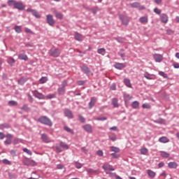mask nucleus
<instances>
[{"label":"nucleus","instance_id":"15","mask_svg":"<svg viewBox=\"0 0 179 179\" xmlns=\"http://www.w3.org/2000/svg\"><path fill=\"white\" fill-rule=\"evenodd\" d=\"M83 129L86 131V132H89V134H92L93 132V130L92 129V126L90 124H85L83 126Z\"/></svg>","mask_w":179,"mask_h":179},{"label":"nucleus","instance_id":"35","mask_svg":"<svg viewBox=\"0 0 179 179\" xmlns=\"http://www.w3.org/2000/svg\"><path fill=\"white\" fill-rule=\"evenodd\" d=\"M47 80H48V78L47 77H42L40 80L39 82L41 84L45 83V82H47Z\"/></svg>","mask_w":179,"mask_h":179},{"label":"nucleus","instance_id":"54","mask_svg":"<svg viewBox=\"0 0 179 179\" xmlns=\"http://www.w3.org/2000/svg\"><path fill=\"white\" fill-rule=\"evenodd\" d=\"M24 31L26 33H30L31 34H34L33 31H31V30H30V29L29 28H24Z\"/></svg>","mask_w":179,"mask_h":179},{"label":"nucleus","instance_id":"28","mask_svg":"<svg viewBox=\"0 0 179 179\" xmlns=\"http://www.w3.org/2000/svg\"><path fill=\"white\" fill-rule=\"evenodd\" d=\"M55 16L57 19H60V20L63 19L64 15H62V13H58L57 11H55Z\"/></svg>","mask_w":179,"mask_h":179},{"label":"nucleus","instance_id":"36","mask_svg":"<svg viewBox=\"0 0 179 179\" xmlns=\"http://www.w3.org/2000/svg\"><path fill=\"white\" fill-rule=\"evenodd\" d=\"M109 139L110 141H113V142L117 141V135L113 134V135L109 136Z\"/></svg>","mask_w":179,"mask_h":179},{"label":"nucleus","instance_id":"2","mask_svg":"<svg viewBox=\"0 0 179 179\" xmlns=\"http://www.w3.org/2000/svg\"><path fill=\"white\" fill-rule=\"evenodd\" d=\"M49 54L50 57L57 58V57H59V55H61V50H59V49L58 48L50 49L49 51Z\"/></svg>","mask_w":179,"mask_h":179},{"label":"nucleus","instance_id":"26","mask_svg":"<svg viewBox=\"0 0 179 179\" xmlns=\"http://www.w3.org/2000/svg\"><path fill=\"white\" fill-rule=\"evenodd\" d=\"M16 2H17L16 0H8L7 3H8V6H14V8H15V6L16 5Z\"/></svg>","mask_w":179,"mask_h":179},{"label":"nucleus","instance_id":"8","mask_svg":"<svg viewBox=\"0 0 179 179\" xmlns=\"http://www.w3.org/2000/svg\"><path fill=\"white\" fill-rule=\"evenodd\" d=\"M153 58L155 60V62H162L163 61V55L160 54L153 55Z\"/></svg>","mask_w":179,"mask_h":179},{"label":"nucleus","instance_id":"48","mask_svg":"<svg viewBox=\"0 0 179 179\" xmlns=\"http://www.w3.org/2000/svg\"><path fill=\"white\" fill-rule=\"evenodd\" d=\"M55 97V94H52L46 96L45 99H54Z\"/></svg>","mask_w":179,"mask_h":179},{"label":"nucleus","instance_id":"52","mask_svg":"<svg viewBox=\"0 0 179 179\" xmlns=\"http://www.w3.org/2000/svg\"><path fill=\"white\" fill-rule=\"evenodd\" d=\"M143 108H150V104L149 103H144L142 106Z\"/></svg>","mask_w":179,"mask_h":179},{"label":"nucleus","instance_id":"60","mask_svg":"<svg viewBox=\"0 0 179 179\" xmlns=\"http://www.w3.org/2000/svg\"><path fill=\"white\" fill-rule=\"evenodd\" d=\"M96 154L98 155V156H103V152L102 150H98Z\"/></svg>","mask_w":179,"mask_h":179},{"label":"nucleus","instance_id":"37","mask_svg":"<svg viewBox=\"0 0 179 179\" xmlns=\"http://www.w3.org/2000/svg\"><path fill=\"white\" fill-rule=\"evenodd\" d=\"M60 146H61L62 148H64V149H69V146L67 145L66 143H64V142H62V141L60 142Z\"/></svg>","mask_w":179,"mask_h":179},{"label":"nucleus","instance_id":"64","mask_svg":"<svg viewBox=\"0 0 179 179\" xmlns=\"http://www.w3.org/2000/svg\"><path fill=\"white\" fill-rule=\"evenodd\" d=\"M117 126H114L113 127H110L109 129L110 131H117Z\"/></svg>","mask_w":179,"mask_h":179},{"label":"nucleus","instance_id":"5","mask_svg":"<svg viewBox=\"0 0 179 179\" xmlns=\"http://www.w3.org/2000/svg\"><path fill=\"white\" fill-rule=\"evenodd\" d=\"M131 8H138V10H145L146 8L145 6L141 5V3L139 2H134L133 3L130 4Z\"/></svg>","mask_w":179,"mask_h":179},{"label":"nucleus","instance_id":"50","mask_svg":"<svg viewBox=\"0 0 179 179\" xmlns=\"http://www.w3.org/2000/svg\"><path fill=\"white\" fill-rule=\"evenodd\" d=\"M110 155L113 156V159H118L120 157V155L115 153H111Z\"/></svg>","mask_w":179,"mask_h":179},{"label":"nucleus","instance_id":"40","mask_svg":"<svg viewBox=\"0 0 179 179\" xmlns=\"http://www.w3.org/2000/svg\"><path fill=\"white\" fill-rule=\"evenodd\" d=\"M23 152H24V153H27V155H29V156H31L32 153L31 151H30V150L27 149V148H23Z\"/></svg>","mask_w":179,"mask_h":179},{"label":"nucleus","instance_id":"38","mask_svg":"<svg viewBox=\"0 0 179 179\" xmlns=\"http://www.w3.org/2000/svg\"><path fill=\"white\" fill-rule=\"evenodd\" d=\"M98 54H101V55H104V52H106V49L104 48H99L97 50Z\"/></svg>","mask_w":179,"mask_h":179},{"label":"nucleus","instance_id":"59","mask_svg":"<svg viewBox=\"0 0 179 179\" xmlns=\"http://www.w3.org/2000/svg\"><path fill=\"white\" fill-rule=\"evenodd\" d=\"M3 163H4V164H10V162L8 159H3Z\"/></svg>","mask_w":179,"mask_h":179},{"label":"nucleus","instance_id":"6","mask_svg":"<svg viewBox=\"0 0 179 179\" xmlns=\"http://www.w3.org/2000/svg\"><path fill=\"white\" fill-rule=\"evenodd\" d=\"M32 93L34 96L36 97V99H39L41 100L45 99V96L43 94L38 92L37 90L33 91Z\"/></svg>","mask_w":179,"mask_h":179},{"label":"nucleus","instance_id":"31","mask_svg":"<svg viewBox=\"0 0 179 179\" xmlns=\"http://www.w3.org/2000/svg\"><path fill=\"white\" fill-rule=\"evenodd\" d=\"M112 152H115V153H120V148L117 147L112 146L110 147Z\"/></svg>","mask_w":179,"mask_h":179},{"label":"nucleus","instance_id":"43","mask_svg":"<svg viewBox=\"0 0 179 179\" xmlns=\"http://www.w3.org/2000/svg\"><path fill=\"white\" fill-rule=\"evenodd\" d=\"M64 129L65 131H66V132H69V134H73V130L68 127H64Z\"/></svg>","mask_w":179,"mask_h":179},{"label":"nucleus","instance_id":"11","mask_svg":"<svg viewBox=\"0 0 179 179\" xmlns=\"http://www.w3.org/2000/svg\"><path fill=\"white\" fill-rule=\"evenodd\" d=\"M74 38L77 41H83V36L78 32H75Z\"/></svg>","mask_w":179,"mask_h":179},{"label":"nucleus","instance_id":"25","mask_svg":"<svg viewBox=\"0 0 179 179\" xmlns=\"http://www.w3.org/2000/svg\"><path fill=\"white\" fill-rule=\"evenodd\" d=\"M28 80H29V78H27V77H22V78L18 80V83H20V85H23V83H24V82H27Z\"/></svg>","mask_w":179,"mask_h":179},{"label":"nucleus","instance_id":"51","mask_svg":"<svg viewBox=\"0 0 179 179\" xmlns=\"http://www.w3.org/2000/svg\"><path fill=\"white\" fill-rule=\"evenodd\" d=\"M5 145H10L12 143V140L8 138L4 141Z\"/></svg>","mask_w":179,"mask_h":179},{"label":"nucleus","instance_id":"10","mask_svg":"<svg viewBox=\"0 0 179 179\" xmlns=\"http://www.w3.org/2000/svg\"><path fill=\"white\" fill-rule=\"evenodd\" d=\"M14 8L18 10H23L25 6L21 2H16Z\"/></svg>","mask_w":179,"mask_h":179},{"label":"nucleus","instance_id":"53","mask_svg":"<svg viewBox=\"0 0 179 179\" xmlns=\"http://www.w3.org/2000/svg\"><path fill=\"white\" fill-rule=\"evenodd\" d=\"M96 120L97 121H106V120H107V117H97Z\"/></svg>","mask_w":179,"mask_h":179},{"label":"nucleus","instance_id":"33","mask_svg":"<svg viewBox=\"0 0 179 179\" xmlns=\"http://www.w3.org/2000/svg\"><path fill=\"white\" fill-rule=\"evenodd\" d=\"M132 108H139V102H138L137 101H135L134 102H133Z\"/></svg>","mask_w":179,"mask_h":179},{"label":"nucleus","instance_id":"19","mask_svg":"<svg viewBox=\"0 0 179 179\" xmlns=\"http://www.w3.org/2000/svg\"><path fill=\"white\" fill-rule=\"evenodd\" d=\"M178 164H177V162H169L168 164V167L169 169H177Z\"/></svg>","mask_w":179,"mask_h":179},{"label":"nucleus","instance_id":"42","mask_svg":"<svg viewBox=\"0 0 179 179\" xmlns=\"http://www.w3.org/2000/svg\"><path fill=\"white\" fill-rule=\"evenodd\" d=\"M15 59H13V57H10L8 58V64L10 65H13V64H15Z\"/></svg>","mask_w":179,"mask_h":179},{"label":"nucleus","instance_id":"49","mask_svg":"<svg viewBox=\"0 0 179 179\" xmlns=\"http://www.w3.org/2000/svg\"><path fill=\"white\" fill-rule=\"evenodd\" d=\"M166 34L169 36H171V34H174V31L171 30V29H167L166 30Z\"/></svg>","mask_w":179,"mask_h":179},{"label":"nucleus","instance_id":"1","mask_svg":"<svg viewBox=\"0 0 179 179\" xmlns=\"http://www.w3.org/2000/svg\"><path fill=\"white\" fill-rule=\"evenodd\" d=\"M38 122L41 124H43L44 125H48V127H52V122L46 116H41L38 118Z\"/></svg>","mask_w":179,"mask_h":179},{"label":"nucleus","instance_id":"39","mask_svg":"<svg viewBox=\"0 0 179 179\" xmlns=\"http://www.w3.org/2000/svg\"><path fill=\"white\" fill-rule=\"evenodd\" d=\"M159 75H160V76H162V78H164L165 79H167L168 78L167 74L163 71H159Z\"/></svg>","mask_w":179,"mask_h":179},{"label":"nucleus","instance_id":"58","mask_svg":"<svg viewBox=\"0 0 179 179\" xmlns=\"http://www.w3.org/2000/svg\"><path fill=\"white\" fill-rule=\"evenodd\" d=\"M57 169L58 170H62V169H64V165H62V164H58V165L57 166Z\"/></svg>","mask_w":179,"mask_h":179},{"label":"nucleus","instance_id":"4","mask_svg":"<svg viewBox=\"0 0 179 179\" xmlns=\"http://www.w3.org/2000/svg\"><path fill=\"white\" fill-rule=\"evenodd\" d=\"M46 20L49 26H54L55 24V20H54V17L51 14L46 15Z\"/></svg>","mask_w":179,"mask_h":179},{"label":"nucleus","instance_id":"47","mask_svg":"<svg viewBox=\"0 0 179 179\" xmlns=\"http://www.w3.org/2000/svg\"><path fill=\"white\" fill-rule=\"evenodd\" d=\"M154 12L155 13H157V15H160V13H162V10H159V8H155L154 9Z\"/></svg>","mask_w":179,"mask_h":179},{"label":"nucleus","instance_id":"14","mask_svg":"<svg viewBox=\"0 0 179 179\" xmlns=\"http://www.w3.org/2000/svg\"><path fill=\"white\" fill-rule=\"evenodd\" d=\"M102 168L103 169V170H108L109 171H114L113 167L108 164H104L103 165Z\"/></svg>","mask_w":179,"mask_h":179},{"label":"nucleus","instance_id":"22","mask_svg":"<svg viewBox=\"0 0 179 179\" xmlns=\"http://www.w3.org/2000/svg\"><path fill=\"white\" fill-rule=\"evenodd\" d=\"M112 104L113 106V107L118 108L119 105H118V99L114 98L112 99Z\"/></svg>","mask_w":179,"mask_h":179},{"label":"nucleus","instance_id":"24","mask_svg":"<svg viewBox=\"0 0 179 179\" xmlns=\"http://www.w3.org/2000/svg\"><path fill=\"white\" fill-rule=\"evenodd\" d=\"M139 22L141 23H148V22H149V20L148 19V17H141L139 19Z\"/></svg>","mask_w":179,"mask_h":179},{"label":"nucleus","instance_id":"13","mask_svg":"<svg viewBox=\"0 0 179 179\" xmlns=\"http://www.w3.org/2000/svg\"><path fill=\"white\" fill-rule=\"evenodd\" d=\"M147 174L150 178H155L156 177V172L152 171L151 169L147 170Z\"/></svg>","mask_w":179,"mask_h":179},{"label":"nucleus","instance_id":"20","mask_svg":"<svg viewBox=\"0 0 179 179\" xmlns=\"http://www.w3.org/2000/svg\"><path fill=\"white\" fill-rule=\"evenodd\" d=\"M115 68H116V69H120V70L124 69V68H125V64L122 63H115Z\"/></svg>","mask_w":179,"mask_h":179},{"label":"nucleus","instance_id":"3","mask_svg":"<svg viewBox=\"0 0 179 179\" xmlns=\"http://www.w3.org/2000/svg\"><path fill=\"white\" fill-rule=\"evenodd\" d=\"M119 18L122 22V24L124 26H128L129 23V18L122 14H119Z\"/></svg>","mask_w":179,"mask_h":179},{"label":"nucleus","instance_id":"18","mask_svg":"<svg viewBox=\"0 0 179 179\" xmlns=\"http://www.w3.org/2000/svg\"><path fill=\"white\" fill-rule=\"evenodd\" d=\"M124 83L125 86L129 88H132V84H131V80L128 78H124Z\"/></svg>","mask_w":179,"mask_h":179},{"label":"nucleus","instance_id":"61","mask_svg":"<svg viewBox=\"0 0 179 179\" xmlns=\"http://www.w3.org/2000/svg\"><path fill=\"white\" fill-rule=\"evenodd\" d=\"M22 110H24V111H27V110H29L27 105H24L22 108Z\"/></svg>","mask_w":179,"mask_h":179},{"label":"nucleus","instance_id":"41","mask_svg":"<svg viewBox=\"0 0 179 179\" xmlns=\"http://www.w3.org/2000/svg\"><path fill=\"white\" fill-rule=\"evenodd\" d=\"M149 150L148 148H142L141 149V155H146Z\"/></svg>","mask_w":179,"mask_h":179},{"label":"nucleus","instance_id":"32","mask_svg":"<svg viewBox=\"0 0 179 179\" xmlns=\"http://www.w3.org/2000/svg\"><path fill=\"white\" fill-rule=\"evenodd\" d=\"M14 29L16 33H22V27L16 25Z\"/></svg>","mask_w":179,"mask_h":179},{"label":"nucleus","instance_id":"46","mask_svg":"<svg viewBox=\"0 0 179 179\" xmlns=\"http://www.w3.org/2000/svg\"><path fill=\"white\" fill-rule=\"evenodd\" d=\"M75 166L76 169H82L83 164L78 163V162H75Z\"/></svg>","mask_w":179,"mask_h":179},{"label":"nucleus","instance_id":"63","mask_svg":"<svg viewBox=\"0 0 179 179\" xmlns=\"http://www.w3.org/2000/svg\"><path fill=\"white\" fill-rule=\"evenodd\" d=\"M5 138V134L3 133L0 132V139L2 140Z\"/></svg>","mask_w":179,"mask_h":179},{"label":"nucleus","instance_id":"62","mask_svg":"<svg viewBox=\"0 0 179 179\" xmlns=\"http://www.w3.org/2000/svg\"><path fill=\"white\" fill-rule=\"evenodd\" d=\"M62 85V87L65 88V87L66 86V85H68V83H66V80H64Z\"/></svg>","mask_w":179,"mask_h":179},{"label":"nucleus","instance_id":"12","mask_svg":"<svg viewBox=\"0 0 179 179\" xmlns=\"http://www.w3.org/2000/svg\"><path fill=\"white\" fill-rule=\"evenodd\" d=\"M41 139L42 141H43V142H45V143H50V142H51V140L50 139V138H48V136H47V134H41Z\"/></svg>","mask_w":179,"mask_h":179},{"label":"nucleus","instance_id":"27","mask_svg":"<svg viewBox=\"0 0 179 179\" xmlns=\"http://www.w3.org/2000/svg\"><path fill=\"white\" fill-rule=\"evenodd\" d=\"M57 92L59 95L64 94H65V88H64L62 87H59V88H58Z\"/></svg>","mask_w":179,"mask_h":179},{"label":"nucleus","instance_id":"34","mask_svg":"<svg viewBox=\"0 0 179 179\" xmlns=\"http://www.w3.org/2000/svg\"><path fill=\"white\" fill-rule=\"evenodd\" d=\"M161 156L162 157H169L170 156V154L166 152H164V151H162L161 152Z\"/></svg>","mask_w":179,"mask_h":179},{"label":"nucleus","instance_id":"30","mask_svg":"<svg viewBox=\"0 0 179 179\" xmlns=\"http://www.w3.org/2000/svg\"><path fill=\"white\" fill-rule=\"evenodd\" d=\"M32 15L35 16V17H37V19H40L41 17V15H40L38 12L36 11V10H32Z\"/></svg>","mask_w":179,"mask_h":179},{"label":"nucleus","instance_id":"7","mask_svg":"<svg viewBox=\"0 0 179 179\" xmlns=\"http://www.w3.org/2000/svg\"><path fill=\"white\" fill-rule=\"evenodd\" d=\"M160 20L162 23H167V22H169V15L166 13H162L160 15Z\"/></svg>","mask_w":179,"mask_h":179},{"label":"nucleus","instance_id":"29","mask_svg":"<svg viewBox=\"0 0 179 179\" xmlns=\"http://www.w3.org/2000/svg\"><path fill=\"white\" fill-rule=\"evenodd\" d=\"M144 78L148 79V80H152L153 78H152V75L150 73L146 72L144 73Z\"/></svg>","mask_w":179,"mask_h":179},{"label":"nucleus","instance_id":"44","mask_svg":"<svg viewBox=\"0 0 179 179\" xmlns=\"http://www.w3.org/2000/svg\"><path fill=\"white\" fill-rule=\"evenodd\" d=\"M78 118L80 121V122H86V119H85V117H83V116H82V115H78Z\"/></svg>","mask_w":179,"mask_h":179},{"label":"nucleus","instance_id":"23","mask_svg":"<svg viewBox=\"0 0 179 179\" xmlns=\"http://www.w3.org/2000/svg\"><path fill=\"white\" fill-rule=\"evenodd\" d=\"M19 59H22L23 61H27L29 59V57L26 55L20 54L18 55Z\"/></svg>","mask_w":179,"mask_h":179},{"label":"nucleus","instance_id":"56","mask_svg":"<svg viewBox=\"0 0 179 179\" xmlns=\"http://www.w3.org/2000/svg\"><path fill=\"white\" fill-rule=\"evenodd\" d=\"M6 138H7L8 139L12 140L13 136H12V134H8L6 135Z\"/></svg>","mask_w":179,"mask_h":179},{"label":"nucleus","instance_id":"45","mask_svg":"<svg viewBox=\"0 0 179 179\" xmlns=\"http://www.w3.org/2000/svg\"><path fill=\"white\" fill-rule=\"evenodd\" d=\"M9 106H17V102L15 101H8Z\"/></svg>","mask_w":179,"mask_h":179},{"label":"nucleus","instance_id":"17","mask_svg":"<svg viewBox=\"0 0 179 179\" xmlns=\"http://www.w3.org/2000/svg\"><path fill=\"white\" fill-rule=\"evenodd\" d=\"M82 69L87 75H90V73H92V71H90V69H89V67L86 65H83Z\"/></svg>","mask_w":179,"mask_h":179},{"label":"nucleus","instance_id":"16","mask_svg":"<svg viewBox=\"0 0 179 179\" xmlns=\"http://www.w3.org/2000/svg\"><path fill=\"white\" fill-rule=\"evenodd\" d=\"M159 142H161V143H168V142H170V140L166 136H162L159 138Z\"/></svg>","mask_w":179,"mask_h":179},{"label":"nucleus","instance_id":"21","mask_svg":"<svg viewBox=\"0 0 179 179\" xmlns=\"http://www.w3.org/2000/svg\"><path fill=\"white\" fill-rule=\"evenodd\" d=\"M96 98L95 97H92L91 98V101L89 103V108H93L94 104L96 103Z\"/></svg>","mask_w":179,"mask_h":179},{"label":"nucleus","instance_id":"57","mask_svg":"<svg viewBox=\"0 0 179 179\" xmlns=\"http://www.w3.org/2000/svg\"><path fill=\"white\" fill-rule=\"evenodd\" d=\"M77 83H78V86H83V85H85V81L79 80V81H78Z\"/></svg>","mask_w":179,"mask_h":179},{"label":"nucleus","instance_id":"55","mask_svg":"<svg viewBox=\"0 0 179 179\" xmlns=\"http://www.w3.org/2000/svg\"><path fill=\"white\" fill-rule=\"evenodd\" d=\"M87 172L88 173V174H94V171H93V169H87Z\"/></svg>","mask_w":179,"mask_h":179},{"label":"nucleus","instance_id":"9","mask_svg":"<svg viewBox=\"0 0 179 179\" xmlns=\"http://www.w3.org/2000/svg\"><path fill=\"white\" fill-rule=\"evenodd\" d=\"M64 115L65 117H67V118H73V114H72V111L69 109L64 110Z\"/></svg>","mask_w":179,"mask_h":179}]
</instances>
